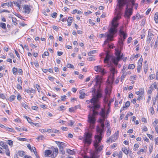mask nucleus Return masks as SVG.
<instances>
[{
  "instance_id": "nucleus-1",
  "label": "nucleus",
  "mask_w": 158,
  "mask_h": 158,
  "mask_svg": "<svg viewBox=\"0 0 158 158\" xmlns=\"http://www.w3.org/2000/svg\"><path fill=\"white\" fill-rule=\"evenodd\" d=\"M127 2V0H118L117 7L118 8L115 9V12L116 16L114 17L111 22V25L109 30V33H106L105 34H100L99 35L101 38L105 36L107 37L106 40L104 41V44H107L109 41L113 40L114 35L117 32V28L118 25V21L121 18L122 15L121 10L122 7Z\"/></svg>"
},
{
  "instance_id": "nucleus-2",
  "label": "nucleus",
  "mask_w": 158,
  "mask_h": 158,
  "mask_svg": "<svg viewBox=\"0 0 158 158\" xmlns=\"http://www.w3.org/2000/svg\"><path fill=\"white\" fill-rule=\"evenodd\" d=\"M104 102L106 104H107L108 108L107 111L106 112L105 108H102L100 113V115L102 117L99 119V122L100 123V125L97 127L96 131L98 134L96 135H98L99 137L102 138L103 134V132L105 131L104 128V121L105 118H106V116L110 112V109L111 103L114 101V98L109 99V98L107 97H105L104 99Z\"/></svg>"
},
{
  "instance_id": "nucleus-3",
  "label": "nucleus",
  "mask_w": 158,
  "mask_h": 158,
  "mask_svg": "<svg viewBox=\"0 0 158 158\" xmlns=\"http://www.w3.org/2000/svg\"><path fill=\"white\" fill-rule=\"evenodd\" d=\"M102 138L99 137L98 135H95V140L94 142V146L95 149L92 156L89 158L87 156H85V158H99V156L98 155V153L102 151L103 146L102 145H99V143L101 142Z\"/></svg>"
},
{
  "instance_id": "nucleus-4",
  "label": "nucleus",
  "mask_w": 158,
  "mask_h": 158,
  "mask_svg": "<svg viewBox=\"0 0 158 158\" xmlns=\"http://www.w3.org/2000/svg\"><path fill=\"white\" fill-rule=\"evenodd\" d=\"M96 110H91L92 111V113L88 115V122L89 124V130L94 129L95 127L94 125L96 121L95 116L98 114V112Z\"/></svg>"
},
{
  "instance_id": "nucleus-5",
  "label": "nucleus",
  "mask_w": 158,
  "mask_h": 158,
  "mask_svg": "<svg viewBox=\"0 0 158 158\" xmlns=\"http://www.w3.org/2000/svg\"><path fill=\"white\" fill-rule=\"evenodd\" d=\"M86 102L88 103H91V105L88 106L90 108V110L94 111V110H97L100 108V102H98L95 98H93L90 100H87Z\"/></svg>"
},
{
  "instance_id": "nucleus-6",
  "label": "nucleus",
  "mask_w": 158,
  "mask_h": 158,
  "mask_svg": "<svg viewBox=\"0 0 158 158\" xmlns=\"http://www.w3.org/2000/svg\"><path fill=\"white\" fill-rule=\"evenodd\" d=\"M130 2L131 3V5H129V3H128L126 6L124 15V16L128 18L130 17L132 14L133 6L134 4L135 1L134 0H131L129 3Z\"/></svg>"
},
{
  "instance_id": "nucleus-7",
  "label": "nucleus",
  "mask_w": 158,
  "mask_h": 158,
  "mask_svg": "<svg viewBox=\"0 0 158 158\" xmlns=\"http://www.w3.org/2000/svg\"><path fill=\"white\" fill-rule=\"evenodd\" d=\"M116 56L113 57L112 59L113 62L115 65H117L118 62L123 57V55H121V51L117 48L115 49Z\"/></svg>"
},
{
  "instance_id": "nucleus-8",
  "label": "nucleus",
  "mask_w": 158,
  "mask_h": 158,
  "mask_svg": "<svg viewBox=\"0 0 158 158\" xmlns=\"http://www.w3.org/2000/svg\"><path fill=\"white\" fill-rule=\"evenodd\" d=\"M58 149L57 148H53L52 150H46L45 151V155L46 156H49L50 155L51 158L55 157L57 155Z\"/></svg>"
},
{
  "instance_id": "nucleus-9",
  "label": "nucleus",
  "mask_w": 158,
  "mask_h": 158,
  "mask_svg": "<svg viewBox=\"0 0 158 158\" xmlns=\"http://www.w3.org/2000/svg\"><path fill=\"white\" fill-rule=\"evenodd\" d=\"M92 134L90 132H87L85 134L84 136L82 137L83 142L85 144L90 145L92 142Z\"/></svg>"
},
{
  "instance_id": "nucleus-10",
  "label": "nucleus",
  "mask_w": 158,
  "mask_h": 158,
  "mask_svg": "<svg viewBox=\"0 0 158 158\" xmlns=\"http://www.w3.org/2000/svg\"><path fill=\"white\" fill-rule=\"evenodd\" d=\"M123 28V27H122L119 30V35L121 38V39L118 41V43L119 44L120 47H121L123 46V41L127 37L126 34L124 31Z\"/></svg>"
},
{
  "instance_id": "nucleus-11",
  "label": "nucleus",
  "mask_w": 158,
  "mask_h": 158,
  "mask_svg": "<svg viewBox=\"0 0 158 158\" xmlns=\"http://www.w3.org/2000/svg\"><path fill=\"white\" fill-rule=\"evenodd\" d=\"M94 69L96 72L100 73L102 75H104L106 73L104 69L100 65L95 66L94 68Z\"/></svg>"
},
{
  "instance_id": "nucleus-12",
  "label": "nucleus",
  "mask_w": 158,
  "mask_h": 158,
  "mask_svg": "<svg viewBox=\"0 0 158 158\" xmlns=\"http://www.w3.org/2000/svg\"><path fill=\"white\" fill-rule=\"evenodd\" d=\"M23 7V11L24 13L27 14L30 13L31 10L30 5H24Z\"/></svg>"
},
{
  "instance_id": "nucleus-13",
  "label": "nucleus",
  "mask_w": 158,
  "mask_h": 158,
  "mask_svg": "<svg viewBox=\"0 0 158 158\" xmlns=\"http://www.w3.org/2000/svg\"><path fill=\"white\" fill-rule=\"evenodd\" d=\"M111 58V56L108 53H106V57L104 60V63H106L109 65V64L110 63V59Z\"/></svg>"
},
{
  "instance_id": "nucleus-14",
  "label": "nucleus",
  "mask_w": 158,
  "mask_h": 158,
  "mask_svg": "<svg viewBox=\"0 0 158 158\" xmlns=\"http://www.w3.org/2000/svg\"><path fill=\"white\" fill-rule=\"evenodd\" d=\"M56 143L57 144L59 149L64 148L66 147L65 143H64L58 141H56Z\"/></svg>"
},
{
  "instance_id": "nucleus-15",
  "label": "nucleus",
  "mask_w": 158,
  "mask_h": 158,
  "mask_svg": "<svg viewBox=\"0 0 158 158\" xmlns=\"http://www.w3.org/2000/svg\"><path fill=\"white\" fill-rule=\"evenodd\" d=\"M119 136V131H118L114 135H112L111 137L112 138L113 141L114 142L118 139Z\"/></svg>"
},
{
  "instance_id": "nucleus-16",
  "label": "nucleus",
  "mask_w": 158,
  "mask_h": 158,
  "mask_svg": "<svg viewBox=\"0 0 158 158\" xmlns=\"http://www.w3.org/2000/svg\"><path fill=\"white\" fill-rule=\"evenodd\" d=\"M96 83L97 85H99V87H100V85L102 82V78L98 76H97L95 78Z\"/></svg>"
},
{
  "instance_id": "nucleus-17",
  "label": "nucleus",
  "mask_w": 158,
  "mask_h": 158,
  "mask_svg": "<svg viewBox=\"0 0 158 158\" xmlns=\"http://www.w3.org/2000/svg\"><path fill=\"white\" fill-rule=\"evenodd\" d=\"M110 71L111 73L112 80H113L114 77V74L117 73L115 69L113 67H111L110 69Z\"/></svg>"
},
{
  "instance_id": "nucleus-18",
  "label": "nucleus",
  "mask_w": 158,
  "mask_h": 158,
  "mask_svg": "<svg viewBox=\"0 0 158 158\" xmlns=\"http://www.w3.org/2000/svg\"><path fill=\"white\" fill-rule=\"evenodd\" d=\"M130 103L129 101H127L125 103L124 106L121 109V111L124 110V109L129 107L130 105Z\"/></svg>"
},
{
  "instance_id": "nucleus-19",
  "label": "nucleus",
  "mask_w": 158,
  "mask_h": 158,
  "mask_svg": "<svg viewBox=\"0 0 158 158\" xmlns=\"http://www.w3.org/2000/svg\"><path fill=\"white\" fill-rule=\"evenodd\" d=\"M154 89H157V84L156 82L153 83L150 87V89H151V91H152Z\"/></svg>"
},
{
  "instance_id": "nucleus-20",
  "label": "nucleus",
  "mask_w": 158,
  "mask_h": 158,
  "mask_svg": "<svg viewBox=\"0 0 158 158\" xmlns=\"http://www.w3.org/2000/svg\"><path fill=\"white\" fill-rule=\"evenodd\" d=\"M102 94L100 92H98L96 95L94 96L93 98H95L98 102L99 101V98L102 97Z\"/></svg>"
},
{
  "instance_id": "nucleus-21",
  "label": "nucleus",
  "mask_w": 158,
  "mask_h": 158,
  "mask_svg": "<svg viewBox=\"0 0 158 158\" xmlns=\"http://www.w3.org/2000/svg\"><path fill=\"white\" fill-rule=\"evenodd\" d=\"M73 21V18L71 17H69L67 20V22L68 23V26H70L71 25Z\"/></svg>"
},
{
  "instance_id": "nucleus-22",
  "label": "nucleus",
  "mask_w": 158,
  "mask_h": 158,
  "mask_svg": "<svg viewBox=\"0 0 158 158\" xmlns=\"http://www.w3.org/2000/svg\"><path fill=\"white\" fill-rule=\"evenodd\" d=\"M154 20L155 21L156 23H158V13L156 12L155 14L154 17Z\"/></svg>"
},
{
  "instance_id": "nucleus-23",
  "label": "nucleus",
  "mask_w": 158,
  "mask_h": 158,
  "mask_svg": "<svg viewBox=\"0 0 158 158\" xmlns=\"http://www.w3.org/2000/svg\"><path fill=\"white\" fill-rule=\"evenodd\" d=\"M152 34H149L147 37V41L149 43L152 38Z\"/></svg>"
},
{
  "instance_id": "nucleus-24",
  "label": "nucleus",
  "mask_w": 158,
  "mask_h": 158,
  "mask_svg": "<svg viewBox=\"0 0 158 158\" xmlns=\"http://www.w3.org/2000/svg\"><path fill=\"white\" fill-rule=\"evenodd\" d=\"M122 150L127 155L128 154V151L126 148H122Z\"/></svg>"
},
{
  "instance_id": "nucleus-25",
  "label": "nucleus",
  "mask_w": 158,
  "mask_h": 158,
  "mask_svg": "<svg viewBox=\"0 0 158 158\" xmlns=\"http://www.w3.org/2000/svg\"><path fill=\"white\" fill-rule=\"evenodd\" d=\"M77 107H79V105L75 106L74 107L69 108V110L70 112H73L77 109Z\"/></svg>"
},
{
  "instance_id": "nucleus-26",
  "label": "nucleus",
  "mask_w": 158,
  "mask_h": 158,
  "mask_svg": "<svg viewBox=\"0 0 158 158\" xmlns=\"http://www.w3.org/2000/svg\"><path fill=\"white\" fill-rule=\"evenodd\" d=\"M111 131V128H108L106 133V135L107 137L109 136L110 135Z\"/></svg>"
},
{
  "instance_id": "nucleus-27",
  "label": "nucleus",
  "mask_w": 158,
  "mask_h": 158,
  "mask_svg": "<svg viewBox=\"0 0 158 158\" xmlns=\"http://www.w3.org/2000/svg\"><path fill=\"white\" fill-rule=\"evenodd\" d=\"M144 72L146 73L148 69V64H144L143 65Z\"/></svg>"
},
{
  "instance_id": "nucleus-28",
  "label": "nucleus",
  "mask_w": 158,
  "mask_h": 158,
  "mask_svg": "<svg viewBox=\"0 0 158 158\" xmlns=\"http://www.w3.org/2000/svg\"><path fill=\"white\" fill-rule=\"evenodd\" d=\"M12 20L13 23L15 25H17L18 24V23L17 22V20L14 17H12Z\"/></svg>"
},
{
  "instance_id": "nucleus-29",
  "label": "nucleus",
  "mask_w": 158,
  "mask_h": 158,
  "mask_svg": "<svg viewBox=\"0 0 158 158\" xmlns=\"http://www.w3.org/2000/svg\"><path fill=\"white\" fill-rule=\"evenodd\" d=\"M0 27L3 28L5 29L6 28V25L5 23L0 22Z\"/></svg>"
},
{
  "instance_id": "nucleus-30",
  "label": "nucleus",
  "mask_w": 158,
  "mask_h": 158,
  "mask_svg": "<svg viewBox=\"0 0 158 158\" xmlns=\"http://www.w3.org/2000/svg\"><path fill=\"white\" fill-rule=\"evenodd\" d=\"M18 154L19 156L22 157L25 155V152L23 151H19Z\"/></svg>"
},
{
  "instance_id": "nucleus-31",
  "label": "nucleus",
  "mask_w": 158,
  "mask_h": 158,
  "mask_svg": "<svg viewBox=\"0 0 158 158\" xmlns=\"http://www.w3.org/2000/svg\"><path fill=\"white\" fill-rule=\"evenodd\" d=\"M17 69L15 67H14L12 69V72L14 75H16L17 74Z\"/></svg>"
},
{
  "instance_id": "nucleus-32",
  "label": "nucleus",
  "mask_w": 158,
  "mask_h": 158,
  "mask_svg": "<svg viewBox=\"0 0 158 158\" xmlns=\"http://www.w3.org/2000/svg\"><path fill=\"white\" fill-rule=\"evenodd\" d=\"M96 52V51L95 50H92L90 51L88 53V55L89 56H92V54H94Z\"/></svg>"
},
{
  "instance_id": "nucleus-33",
  "label": "nucleus",
  "mask_w": 158,
  "mask_h": 158,
  "mask_svg": "<svg viewBox=\"0 0 158 158\" xmlns=\"http://www.w3.org/2000/svg\"><path fill=\"white\" fill-rule=\"evenodd\" d=\"M142 68V65H141V64H138V65L137 66V72L138 73H139L140 72V70Z\"/></svg>"
},
{
  "instance_id": "nucleus-34",
  "label": "nucleus",
  "mask_w": 158,
  "mask_h": 158,
  "mask_svg": "<svg viewBox=\"0 0 158 158\" xmlns=\"http://www.w3.org/2000/svg\"><path fill=\"white\" fill-rule=\"evenodd\" d=\"M135 68V65L133 64H130L128 66V69H133Z\"/></svg>"
},
{
  "instance_id": "nucleus-35",
  "label": "nucleus",
  "mask_w": 158,
  "mask_h": 158,
  "mask_svg": "<svg viewBox=\"0 0 158 158\" xmlns=\"http://www.w3.org/2000/svg\"><path fill=\"white\" fill-rule=\"evenodd\" d=\"M105 92L106 94L110 95V89L106 88L105 90Z\"/></svg>"
},
{
  "instance_id": "nucleus-36",
  "label": "nucleus",
  "mask_w": 158,
  "mask_h": 158,
  "mask_svg": "<svg viewBox=\"0 0 158 158\" xmlns=\"http://www.w3.org/2000/svg\"><path fill=\"white\" fill-rule=\"evenodd\" d=\"M67 152L70 155H73L74 154V152L72 150L69 149H67Z\"/></svg>"
},
{
  "instance_id": "nucleus-37",
  "label": "nucleus",
  "mask_w": 158,
  "mask_h": 158,
  "mask_svg": "<svg viewBox=\"0 0 158 158\" xmlns=\"http://www.w3.org/2000/svg\"><path fill=\"white\" fill-rule=\"evenodd\" d=\"M15 96L14 95H11L10 97V102L13 101L15 98Z\"/></svg>"
},
{
  "instance_id": "nucleus-38",
  "label": "nucleus",
  "mask_w": 158,
  "mask_h": 158,
  "mask_svg": "<svg viewBox=\"0 0 158 158\" xmlns=\"http://www.w3.org/2000/svg\"><path fill=\"white\" fill-rule=\"evenodd\" d=\"M136 94L139 95V96H143V92L141 91V92H139V91H137L135 93Z\"/></svg>"
},
{
  "instance_id": "nucleus-39",
  "label": "nucleus",
  "mask_w": 158,
  "mask_h": 158,
  "mask_svg": "<svg viewBox=\"0 0 158 158\" xmlns=\"http://www.w3.org/2000/svg\"><path fill=\"white\" fill-rule=\"evenodd\" d=\"M87 60L90 61H94L95 60L94 57L93 56L90 57L87 59Z\"/></svg>"
},
{
  "instance_id": "nucleus-40",
  "label": "nucleus",
  "mask_w": 158,
  "mask_h": 158,
  "mask_svg": "<svg viewBox=\"0 0 158 158\" xmlns=\"http://www.w3.org/2000/svg\"><path fill=\"white\" fill-rule=\"evenodd\" d=\"M139 147V144H135L134 145V151H136L137 148Z\"/></svg>"
},
{
  "instance_id": "nucleus-41",
  "label": "nucleus",
  "mask_w": 158,
  "mask_h": 158,
  "mask_svg": "<svg viewBox=\"0 0 158 158\" xmlns=\"http://www.w3.org/2000/svg\"><path fill=\"white\" fill-rule=\"evenodd\" d=\"M80 93L81 94L79 96V98H84L85 96V94L84 93L81 94V92L80 91Z\"/></svg>"
},
{
  "instance_id": "nucleus-42",
  "label": "nucleus",
  "mask_w": 158,
  "mask_h": 158,
  "mask_svg": "<svg viewBox=\"0 0 158 158\" xmlns=\"http://www.w3.org/2000/svg\"><path fill=\"white\" fill-rule=\"evenodd\" d=\"M6 131H9L11 132H14L15 131L14 129L9 128L8 127H6Z\"/></svg>"
},
{
  "instance_id": "nucleus-43",
  "label": "nucleus",
  "mask_w": 158,
  "mask_h": 158,
  "mask_svg": "<svg viewBox=\"0 0 158 158\" xmlns=\"http://www.w3.org/2000/svg\"><path fill=\"white\" fill-rule=\"evenodd\" d=\"M5 150H6L5 152H6V155H7L8 156H10V153L9 151V149L8 148H7Z\"/></svg>"
},
{
  "instance_id": "nucleus-44",
  "label": "nucleus",
  "mask_w": 158,
  "mask_h": 158,
  "mask_svg": "<svg viewBox=\"0 0 158 158\" xmlns=\"http://www.w3.org/2000/svg\"><path fill=\"white\" fill-rule=\"evenodd\" d=\"M158 123V120L157 119H156L155 121L152 123V125L153 127H156V125Z\"/></svg>"
},
{
  "instance_id": "nucleus-45",
  "label": "nucleus",
  "mask_w": 158,
  "mask_h": 158,
  "mask_svg": "<svg viewBox=\"0 0 158 158\" xmlns=\"http://www.w3.org/2000/svg\"><path fill=\"white\" fill-rule=\"evenodd\" d=\"M44 138V136L43 135H40L37 137L36 139H41L43 140Z\"/></svg>"
},
{
  "instance_id": "nucleus-46",
  "label": "nucleus",
  "mask_w": 158,
  "mask_h": 158,
  "mask_svg": "<svg viewBox=\"0 0 158 158\" xmlns=\"http://www.w3.org/2000/svg\"><path fill=\"white\" fill-rule=\"evenodd\" d=\"M66 66L68 68H74L73 65L69 63L67 64Z\"/></svg>"
},
{
  "instance_id": "nucleus-47",
  "label": "nucleus",
  "mask_w": 158,
  "mask_h": 158,
  "mask_svg": "<svg viewBox=\"0 0 158 158\" xmlns=\"http://www.w3.org/2000/svg\"><path fill=\"white\" fill-rule=\"evenodd\" d=\"M49 56V53L48 52H45L44 53V54L42 55V57L44 58V56Z\"/></svg>"
},
{
  "instance_id": "nucleus-48",
  "label": "nucleus",
  "mask_w": 158,
  "mask_h": 158,
  "mask_svg": "<svg viewBox=\"0 0 158 158\" xmlns=\"http://www.w3.org/2000/svg\"><path fill=\"white\" fill-rule=\"evenodd\" d=\"M149 111L152 114H153L154 112L153 108L152 106L149 109Z\"/></svg>"
},
{
  "instance_id": "nucleus-49",
  "label": "nucleus",
  "mask_w": 158,
  "mask_h": 158,
  "mask_svg": "<svg viewBox=\"0 0 158 158\" xmlns=\"http://www.w3.org/2000/svg\"><path fill=\"white\" fill-rule=\"evenodd\" d=\"M48 78L50 81H53L55 79V78L54 77L51 76H49L48 77Z\"/></svg>"
},
{
  "instance_id": "nucleus-50",
  "label": "nucleus",
  "mask_w": 158,
  "mask_h": 158,
  "mask_svg": "<svg viewBox=\"0 0 158 158\" xmlns=\"http://www.w3.org/2000/svg\"><path fill=\"white\" fill-rule=\"evenodd\" d=\"M17 139L20 141H26L27 139L24 138H18Z\"/></svg>"
},
{
  "instance_id": "nucleus-51",
  "label": "nucleus",
  "mask_w": 158,
  "mask_h": 158,
  "mask_svg": "<svg viewBox=\"0 0 158 158\" xmlns=\"http://www.w3.org/2000/svg\"><path fill=\"white\" fill-rule=\"evenodd\" d=\"M69 122V125L70 126H73L74 123V122L72 121V120H70Z\"/></svg>"
},
{
  "instance_id": "nucleus-52",
  "label": "nucleus",
  "mask_w": 158,
  "mask_h": 158,
  "mask_svg": "<svg viewBox=\"0 0 158 158\" xmlns=\"http://www.w3.org/2000/svg\"><path fill=\"white\" fill-rule=\"evenodd\" d=\"M24 117L27 119L29 123H30L31 122V120L30 118L27 116H24Z\"/></svg>"
},
{
  "instance_id": "nucleus-53",
  "label": "nucleus",
  "mask_w": 158,
  "mask_h": 158,
  "mask_svg": "<svg viewBox=\"0 0 158 158\" xmlns=\"http://www.w3.org/2000/svg\"><path fill=\"white\" fill-rule=\"evenodd\" d=\"M36 87L38 91L39 92H40V86L38 84H36Z\"/></svg>"
},
{
  "instance_id": "nucleus-54",
  "label": "nucleus",
  "mask_w": 158,
  "mask_h": 158,
  "mask_svg": "<svg viewBox=\"0 0 158 158\" xmlns=\"http://www.w3.org/2000/svg\"><path fill=\"white\" fill-rule=\"evenodd\" d=\"M123 73V74L122 75L121 77V81H122L123 80V79L125 77L126 75V73Z\"/></svg>"
},
{
  "instance_id": "nucleus-55",
  "label": "nucleus",
  "mask_w": 158,
  "mask_h": 158,
  "mask_svg": "<svg viewBox=\"0 0 158 158\" xmlns=\"http://www.w3.org/2000/svg\"><path fill=\"white\" fill-rule=\"evenodd\" d=\"M158 45V35L157 36V40H156L155 43L154 47L155 48H156L157 47Z\"/></svg>"
},
{
  "instance_id": "nucleus-56",
  "label": "nucleus",
  "mask_w": 158,
  "mask_h": 158,
  "mask_svg": "<svg viewBox=\"0 0 158 158\" xmlns=\"http://www.w3.org/2000/svg\"><path fill=\"white\" fill-rule=\"evenodd\" d=\"M60 150V153L62 155H64L65 154V151L64 150V148L61 149Z\"/></svg>"
},
{
  "instance_id": "nucleus-57",
  "label": "nucleus",
  "mask_w": 158,
  "mask_h": 158,
  "mask_svg": "<svg viewBox=\"0 0 158 158\" xmlns=\"http://www.w3.org/2000/svg\"><path fill=\"white\" fill-rule=\"evenodd\" d=\"M57 14L56 12H53L52 15V17L54 18H55L57 16Z\"/></svg>"
},
{
  "instance_id": "nucleus-58",
  "label": "nucleus",
  "mask_w": 158,
  "mask_h": 158,
  "mask_svg": "<svg viewBox=\"0 0 158 158\" xmlns=\"http://www.w3.org/2000/svg\"><path fill=\"white\" fill-rule=\"evenodd\" d=\"M143 59L142 58V56H141L139 60L138 64H139H139H141V65H142V62H143Z\"/></svg>"
},
{
  "instance_id": "nucleus-59",
  "label": "nucleus",
  "mask_w": 158,
  "mask_h": 158,
  "mask_svg": "<svg viewBox=\"0 0 158 158\" xmlns=\"http://www.w3.org/2000/svg\"><path fill=\"white\" fill-rule=\"evenodd\" d=\"M18 73H19V74L22 75L23 73V70L22 69H19L17 70Z\"/></svg>"
},
{
  "instance_id": "nucleus-60",
  "label": "nucleus",
  "mask_w": 158,
  "mask_h": 158,
  "mask_svg": "<svg viewBox=\"0 0 158 158\" xmlns=\"http://www.w3.org/2000/svg\"><path fill=\"white\" fill-rule=\"evenodd\" d=\"M150 79L151 80H152L154 79L155 77V75L153 74H151L149 75Z\"/></svg>"
},
{
  "instance_id": "nucleus-61",
  "label": "nucleus",
  "mask_w": 158,
  "mask_h": 158,
  "mask_svg": "<svg viewBox=\"0 0 158 158\" xmlns=\"http://www.w3.org/2000/svg\"><path fill=\"white\" fill-rule=\"evenodd\" d=\"M17 88L19 90H22V87L19 84H18L17 85Z\"/></svg>"
},
{
  "instance_id": "nucleus-62",
  "label": "nucleus",
  "mask_w": 158,
  "mask_h": 158,
  "mask_svg": "<svg viewBox=\"0 0 158 158\" xmlns=\"http://www.w3.org/2000/svg\"><path fill=\"white\" fill-rule=\"evenodd\" d=\"M117 146V144L116 143H113L111 146L112 148H114Z\"/></svg>"
},
{
  "instance_id": "nucleus-63",
  "label": "nucleus",
  "mask_w": 158,
  "mask_h": 158,
  "mask_svg": "<svg viewBox=\"0 0 158 158\" xmlns=\"http://www.w3.org/2000/svg\"><path fill=\"white\" fill-rule=\"evenodd\" d=\"M17 99L19 100H20L22 99V97L19 94L17 95Z\"/></svg>"
},
{
  "instance_id": "nucleus-64",
  "label": "nucleus",
  "mask_w": 158,
  "mask_h": 158,
  "mask_svg": "<svg viewBox=\"0 0 158 158\" xmlns=\"http://www.w3.org/2000/svg\"><path fill=\"white\" fill-rule=\"evenodd\" d=\"M118 157L119 158H122V152L120 151L118 154Z\"/></svg>"
}]
</instances>
